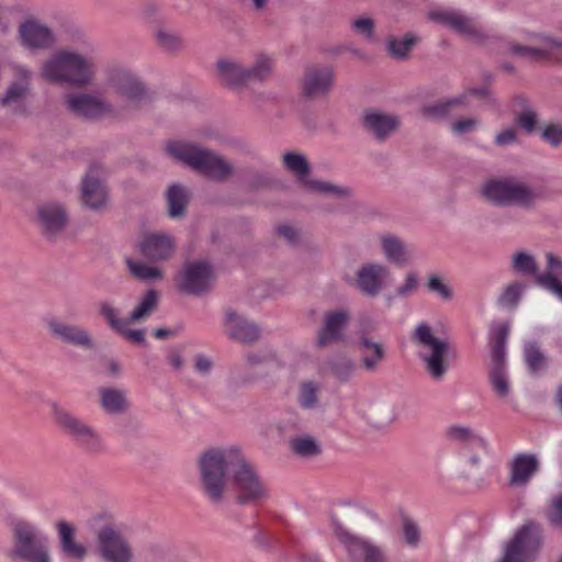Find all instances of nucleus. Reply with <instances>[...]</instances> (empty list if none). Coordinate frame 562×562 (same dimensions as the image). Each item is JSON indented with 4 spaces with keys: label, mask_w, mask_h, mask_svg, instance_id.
Here are the masks:
<instances>
[{
    "label": "nucleus",
    "mask_w": 562,
    "mask_h": 562,
    "mask_svg": "<svg viewBox=\"0 0 562 562\" xmlns=\"http://www.w3.org/2000/svg\"><path fill=\"white\" fill-rule=\"evenodd\" d=\"M105 85L116 97L114 103L92 92H72L65 95L66 109L75 116L88 120L120 117L147 99L144 85L124 67L109 68Z\"/></svg>",
    "instance_id": "obj_1"
},
{
    "label": "nucleus",
    "mask_w": 562,
    "mask_h": 562,
    "mask_svg": "<svg viewBox=\"0 0 562 562\" xmlns=\"http://www.w3.org/2000/svg\"><path fill=\"white\" fill-rule=\"evenodd\" d=\"M94 50L93 43L86 37L80 41V48H58L42 61L40 76L49 83L89 86L97 74Z\"/></svg>",
    "instance_id": "obj_2"
},
{
    "label": "nucleus",
    "mask_w": 562,
    "mask_h": 562,
    "mask_svg": "<svg viewBox=\"0 0 562 562\" xmlns=\"http://www.w3.org/2000/svg\"><path fill=\"white\" fill-rule=\"evenodd\" d=\"M241 448L236 445L213 446L203 450L196 460L200 487L213 504L225 499L226 491Z\"/></svg>",
    "instance_id": "obj_3"
},
{
    "label": "nucleus",
    "mask_w": 562,
    "mask_h": 562,
    "mask_svg": "<svg viewBox=\"0 0 562 562\" xmlns=\"http://www.w3.org/2000/svg\"><path fill=\"white\" fill-rule=\"evenodd\" d=\"M412 340L418 348V358L428 376L435 382L445 380L451 368L454 349L446 336H437L425 322L417 324Z\"/></svg>",
    "instance_id": "obj_4"
},
{
    "label": "nucleus",
    "mask_w": 562,
    "mask_h": 562,
    "mask_svg": "<svg viewBox=\"0 0 562 562\" xmlns=\"http://www.w3.org/2000/svg\"><path fill=\"white\" fill-rule=\"evenodd\" d=\"M166 151L175 160L214 180L226 179L233 170L222 157L194 143L170 140L166 144Z\"/></svg>",
    "instance_id": "obj_5"
},
{
    "label": "nucleus",
    "mask_w": 562,
    "mask_h": 562,
    "mask_svg": "<svg viewBox=\"0 0 562 562\" xmlns=\"http://www.w3.org/2000/svg\"><path fill=\"white\" fill-rule=\"evenodd\" d=\"M481 196L497 206L517 205L529 210L536 205L539 194L527 182L516 178L487 180L481 186Z\"/></svg>",
    "instance_id": "obj_6"
},
{
    "label": "nucleus",
    "mask_w": 562,
    "mask_h": 562,
    "mask_svg": "<svg viewBox=\"0 0 562 562\" xmlns=\"http://www.w3.org/2000/svg\"><path fill=\"white\" fill-rule=\"evenodd\" d=\"M231 486L239 504H258L270 497L268 483L257 467L247 459L241 450L231 475Z\"/></svg>",
    "instance_id": "obj_7"
},
{
    "label": "nucleus",
    "mask_w": 562,
    "mask_h": 562,
    "mask_svg": "<svg viewBox=\"0 0 562 562\" xmlns=\"http://www.w3.org/2000/svg\"><path fill=\"white\" fill-rule=\"evenodd\" d=\"M542 548V530L538 524L529 520L504 544L496 562H538Z\"/></svg>",
    "instance_id": "obj_8"
},
{
    "label": "nucleus",
    "mask_w": 562,
    "mask_h": 562,
    "mask_svg": "<svg viewBox=\"0 0 562 562\" xmlns=\"http://www.w3.org/2000/svg\"><path fill=\"white\" fill-rule=\"evenodd\" d=\"M547 267L543 272H538L535 258L525 251L516 252L513 256L512 265L514 270L524 276H532L537 283L562 302V260L552 254H547Z\"/></svg>",
    "instance_id": "obj_9"
},
{
    "label": "nucleus",
    "mask_w": 562,
    "mask_h": 562,
    "mask_svg": "<svg viewBox=\"0 0 562 562\" xmlns=\"http://www.w3.org/2000/svg\"><path fill=\"white\" fill-rule=\"evenodd\" d=\"M509 334L508 323L495 324L490 330L491 368L490 382L497 396L505 398L510 392V382L506 368V341Z\"/></svg>",
    "instance_id": "obj_10"
},
{
    "label": "nucleus",
    "mask_w": 562,
    "mask_h": 562,
    "mask_svg": "<svg viewBox=\"0 0 562 562\" xmlns=\"http://www.w3.org/2000/svg\"><path fill=\"white\" fill-rule=\"evenodd\" d=\"M15 549L13 555L26 562H53L47 538L41 529L29 521H16L13 526Z\"/></svg>",
    "instance_id": "obj_11"
},
{
    "label": "nucleus",
    "mask_w": 562,
    "mask_h": 562,
    "mask_svg": "<svg viewBox=\"0 0 562 562\" xmlns=\"http://www.w3.org/2000/svg\"><path fill=\"white\" fill-rule=\"evenodd\" d=\"M52 414L55 424L83 449L90 452H99L104 449L101 436L83 420L56 403L52 404Z\"/></svg>",
    "instance_id": "obj_12"
},
{
    "label": "nucleus",
    "mask_w": 562,
    "mask_h": 562,
    "mask_svg": "<svg viewBox=\"0 0 562 562\" xmlns=\"http://www.w3.org/2000/svg\"><path fill=\"white\" fill-rule=\"evenodd\" d=\"M284 167L292 172L299 181L303 183L310 191L335 196H348L350 190L346 187L336 186L329 182L308 180L307 175L310 166L302 154L285 153L283 155Z\"/></svg>",
    "instance_id": "obj_13"
},
{
    "label": "nucleus",
    "mask_w": 562,
    "mask_h": 562,
    "mask_svg": "<svg viewBox=\"0 0 562 562\" xmlns=\"http://www.w3.org/2000/svg\"><path fill=\"white\" fill-rule=\"evenodd\" d=\"M13 80L0 97V105L9 108L14 112H24L25 101L31 91L32 70L22 64L11 65Z\"/></svg>",
    "instance_id": "obj_14"
},
{
    "label": "nucleus",
    "mask_w": 562,
    "mask_h": 562,
    "mask_svg": "<svg viewBox=\"0 0 562 562\" xmlns=\"http://www.w3.org/2000/svg\"><path fill=\"white\" fill-rule=\"evenodd\" d=\"M214 281L213 267L203 260L191 261L184 265L179 288L191 295H202L207 292Z\"/></svg>",
    "instance_id": "obj_15"
},
{
    "label": "nucleus",
    "mask_w": 562,
    "mask_h": 562,
    "mask_svg": "<svg viewBox=\"0 0 562 562\" xmlns=\"http://www.w3.org/2000/svg\"><path fill=\"white\" fill-rule=\"evenodd\" d=\"M336 537L346 549L351 562H385L384 554L370 540L338 527Z\"/></svg>",
    "instance_id": "obj_16"
},
{
    "label": "nucleus",
    "mask_w": 562,
    "mask_h": 562,
    "mask_svg": "<svg viewBox=\"0 0 562 562\" xmlns=\"http://www.w3.org/2000/svg\"><path fill=\"white\" fill-rule=\"evenodd\" d=\"M100 557L106 562H132L134 554L128 541L111 526L98 532Z\"/></svg>",
    "instance_id": "obj_17"
},
{
    "label": "nucleus",
    "mask_w": 562,
    "mask_h": 562,
    "mask_svg": "<svg viewBox=\"0 0 562 562\" xmlns=\"http://www.w3.org/2000/svg\"><path fill=\"white\" fill-rule=\"evenodd\" d=\"M510 53L530 60L555 59L562 61V41L543 34H535L531 36V45H512Z\"/></svg>",
    "instance_id": "obj_18"
},
{
    "label": "nucleus",
    "mask_w": 562,
    "mask_h": 562,
    "mask_svg": "<svg viewBox=\"0 0 562 562\" xmlns=\"http://www.w3.org/2000/svg\"><path fill=\"white\" fill-rule=\"evenodd\" d=\"M390 274V269L385 265L368 261L358 268L355 285L361 293L376 296L386 285Z\"/></svg>",
    "instance_id": "obj_19"
},
{
    "label": "nucleus",
    "mask_w": 562,
    "mask_h": 562,
    "mask_svg": "<svg viewBox=\"0 0 562 562\" xmlns=\"http://www.w3.org/2000/svg\"><path fill=\"white\" fill-rule=\"evenodd\" d=\"M18 40L31 52L48 49L55 44L53 31L35 19H27L20 24Z\"/></svg>",
    "instance_id": "obj_20"
},
{
    "label": "nucleus",
    "mask_w": 562,
    "mask_h": 562,
    "mask_svg": "<svg viewBox=\"0 0 562 562\" xmlns=\"http://www.w3.org/2000/svg\"><path fill=\"white\" fill-rule=\"evenodd\" d=\"M101 169L91 167L82 179L80 195L85 206L99 211L106 205L108 191L101 179Z\"/></svg>",
    "instance_id": "obj_21"
},
{
    "label": "nucleus",
    "mask_w": 562,
    "mask_h": 562,
    "mask_svg": "<svg viewBox=\"0 0 562 562\" xmlns=\"http://www.w3.org/2000/svg\"><path fill=\"white\" fill-rule=\"evenodd\" d=\"M50 335L65 342L82 349H93L94 342L90 333L81 326L58 321L49 319L47 323Z\"/></svg>",
    "instance_id": "obj_22"
},
{
    "label": "nucleus",
    "mask_w": 562,
    "mask_h": 562,
    "mask_svg": "<svg viewBox=\"0 0 562 562\" xmlns=\"http://www.w3.org/2000/svg\"><path fill=\"white\" fill-rule=\"evenodd\" d=\"M143 257L153 262L168 260L175 251V243L165 233H147L138 243Z\"/></svg>",
    "instance_id": "obj_23"
},
{
    "label": "nucleus",
    "mask_w": 562,
    "mask_h": 562,
    "mask_svg": "<svg viewBox=\"0 0 562 562\" xmlns=\"http://www.w3.org/2000/svg\"><path fill=\"white\" fill-rule=\"evenodd\" d=\"M37 214L42 232L47 238L59 235L67 224V213L59 203H44L40 205Z\"/></svg>",
    "instance_id": "obj_24"
},
{
    "label": "nucleus",
    "mask_w": 562,
    "mask_h": 562,
    "mask_svg": "<svg viewBox=\"0 0 562 562\" xmlns=\"http://www.w3.org/2000/svg\"><path fill=\"white\" fill-rule=\"evenodd\" d=\"M539 469L538 458L532 453H518L509 463L510 486H526Z\"/></svg>",
    "instance_id": "obj_25"
},
{
    "label": "nucleus",
    "mask_w": 562,
    "mask_h": 562,
    "mask_svg": "<svg viewBox=\"0 0 562 562\" xmlns=\"http://www.w3.org/2000/svg\"><path fill=\"white\" fill-rule=\"evenodd\" d=\"M226 334L234 340L249 344L259 338L258 327L233 310H227L223 319Z\"/></svg>",
    "instance_id": "obj_26"
},
{
    "label": "nucleus",
    "mask_w": 562,
    "mask_h": 562,
    "mask_svg": "<svg viewBox=\"0 0 562 562\" xmlns=\"http://www.w3.org/2000/svg\"><path fill=\"white\" fill-rule=\"evenodd\" d=\"M100 314L106 319L109 326L125 339L134 344H143L145 341L144 331L142 329H130L132 323L130 318H121L117 310L109 302L100 304Z\"/></svg>",
    "instance_id": "obj_27"
},
{
    "label": "nucleus",
    "mask_w": 562,
    "mask_h": 562,
    "mask_svg": "<svg viewBox=\"0 0 562 562\" xmlns=\"http://www.w3.org/2000/svg\"><path fill=\"white\" fill-rule=\"evenodd\" d=\"M333 71L328 67H313L306 70L303 92L307 97L325 94L333 86Z\"/></svg>",
    "instance_id": "obj_28"
},
{
    "label": "nucleus",
    "mask_w": 562,
    "mask_h": 562,
    "mask_svg": "<svg viewBox=\"0 0 562 562\" xmlns=\"http://www.w3.org/2000/svg\"><path fill=\"white\" fill-rule=\"evenodd\" d=\"M348 321V314L344 311H336L325 315L324 324L317 336V344L321 347L339 341L342 338L344 329Z\"/></svg>",
    "instance_id": "obj_29"
},
{
    "label": "nucleus",
    "mask_w": 562,
    "mask_h": 562,
    "mask_svg": "<svg viewBox=\"0 0 562 562\" xmlns=\"http://www.w3.org/2000/svg\"><path fill=\"white\" fill-rule=\"evenodd\" d=\"M56 529L59 537L61 554L76 560H82L87 554V548L76 541V529L74 525L60 520L56 524Z\"/></svg>",
    "instance_id": "obj_30"
},
{
    "label": "nucleus",
    "mask_w": 562,
    "mask_h": 562,
    "mask_svg": "<svg viewBox=\"0 0 562 562\" xmlns=\"http://www.w3.org/2000/svg\"><path fill=\"white\" fill-rule=\"evenodd\" d=\"M485 90L472 89L458 97L441 101L423 109V115L427 119H440L448 115L457 106L470 105L469 99L474 95H483Z\"/></svg>",
    "instance_id": "obj_31"
},
{
    "label": "nucleus",
    "mask_w": 562,
    "mask_h": 562,
    "mask_svg": "<svg viewBox=\"0 0 562 562\" xmlns=\"http://www.w3.org/2000/svg\"><path fill=\"white\" fill-rule=\"evenodd\" d=\"M446 437L449 441L471 448H479L488 453V442L465 425H451L446 429Z\"/></svg>",
    "instance_id": "obj_32"
},
{
    "label": "nucleus",
    "mask_w": 562,
    "mask_h": 562,
    "mask_svg": "<svg viewBox=\"0 0 562 562\" xmlns=\"http://www.w3.org/2000/svg\"><path fill=\"white\" fill-rule=\"evenodd\" d=\"M359 347L361 350V368L367 372L376 371L385 358L383 346L367 337H362L359 340Z\"/></svg>",
    "instance_id": "obj_33"
},
{
    "label": "nucleus",
    "mask_w": 562,
    "mask_h": 562,
    "mask_svg": "<svg viewBox=\"0 0 562 562\" xmlns=\"http://www.w3.org/2000/svg\"><path fill=\"white\" fill-rule=\"evenodd\" d=\"M101 408L110 415H122L128 409L126 392L115 387H103L99 391Z\"/></svg>",
    "instance_id": "obj_34"
},
{
    "label": "nucleus",
    "mask_w": 562,
    "mask_h": 562,
    "mask_svg": "<svg viewBox=\"0 0 562 562\" xmlns=\"http://www.w3.org/2000/svg\"><path fill=\"white\" fill-rule=\"evenodd\" d=\"M368 130L379 139L385 138L398 126L397 117L380 112H370L364 116Z\"/></svg>",
    "instance_id": "obj_35"
},
{
    "label": "nucleus",
    "mask_w": 562,
    "mask_h": 562,
    "mask_svg": "<svg viewBox=\"0 0 562 562\" xmlns=\"http://www.w3.org/2000/svg\"><path fill=\"white\" fill-rule=\"evenodd\" d=\"M429 16L431 20L438 21L458 33L464 35H472L474 33V26L472 22L468 18L457 12L437 10L430 12Z\"/></svg>",
    "instance_id": "obj_36"
},
{
    "label": "nucleus",
    "mask_w": 562,
    "mask_h": 562,
    "mask_svg": "<svg viewBox=\"0 0 562 562\" xmlns=\"http://www.w3.org/2000/svg\"><path fill=\"white\" fill-rule=\"evenodd\" d=\"M381 245L387 261L400 266L408 262V251L400 238L393 235H384L381 238Z\"/></svg>",
    "instance_id": "obj_37"
},
{
    "label": "nucleus",
    "mask_w": 562,
    "mask_h": 562,
    "mask_svg": "<svg viewBox=\"0 0 562 562\" xmlns=\"http://www.w3.org/2000/svg\"><path fill=\"white\" fill-rule=\"evenodd\" d=\"M290 447L294 454L301 458H313L321 453L319 441L311 435H299L290 440Z\"/></svg>",
    "instance_id": "obj_38"
},
{
    "label": "nucleus",
    "mask_w": 562,
    "mask_h": 562,
    "mask_svg": "<svg viewBox=\"0 0 562 562\" xmlns=\"http://www.w3.org/2000/svg\"><path fill=\"white\" fill-rule=\"evenodd\" d=\"M217 70L221 78L232 87H236L247 81L246 68H243L236 63L220 60L217 63Z\"/></svg>",
    "instance_id": "obj_39"
},
{
    "label": "nucleus",
    "mask_w": 562,
    "mask_h": 562,
    "mask_svg": "<svg viewBox=\"0 0 562 562\" xmlns=\"http://www.w3.org/2000/svg\"><path fill=\"white\" fill-rule=\"evenodd\" d=\"M168 213L171 217H180L183 215L188 203V192L180 184H172L167 192Z\"/></svg>",
    "instance_id": "obj_40"
},
{
    "label": "nucleus",
    "mask_w": 562,
    "mask_h": 562,
    "mask_svg": "<svg viewBox=\"0 0 562 562\" xmlns=\"http://www.w3.org/2000/svg\"><path fill=\"white\" fill-rule=\"evenodd\" d=\"M126 265L130 272L143 281L160 280L164 277L162 270L157 266L132 259H126Z\"/></svg>",
    "instance_id": "obj_41"
},
{
    "label": "nucleus",
    "mask_w": 562,
    "mask_h": 562,
    "mask_svg": "<svg viewBox=\"0 0 562 562\" xmlns=\"http://www.w3.org/2000/svg\"><path fill=\"white\" fill-rule=\"evenodd\" d=\"M158 292L155 290H148L142 297L138 305L130 314L128 318L131 322H139L150 315L158 304Z\"/></svg>",
    "instance_id": "obj_42"
},
{
    "label": "nucleus",
    "mask_w": 562,
    "mask_h": 562,
    "mask_svg": "<svg viewBox=\"0 0 562 562\" xmlns=\"http://www.w3.org/2000/svg\"><path fill=\"white\" fill-rule=\"evenodd\" d=\"M524 357L528 370L536 374L546 367V357L533 342H528L524 347Z\"/></svg>",
    "instance_id": "obj_43"
},
{
    "label": "nucleus",
    "mask_w": 562,
    "mask_h": 562,
    "mask_svg": "<svg viewBox=\"0 0 562 562\" xmlns=\"http://www.w3.org/2000/svg\"><path fill=\"white\" fill-rule=\"evenodd\" d=\"M273 63L268 56H258L254 66L246 69L248 80H263L268 78L272 71Z\"/></svg>",
    "instance_id": "obj_44"
},
{
    "label": "nucleus",
    "mask_w": 562,
    "mask_h": 562,
    "mask_svg": "<svg viewBox=\"0 0 562 562\" xmlns=\"http://www.w3.org/2000/svg\"><path fill=\"white\" fill-rule=\"evenodd\" d=\"M318 386L314 382H304L300 386L297 401L302 408L312 409L317 406L318 403Z\"/></svg>",
    "instance_id": "obj_45"
},
{
    "label": "nucleus",
    "mask_w": 562,
    "mask_h": 562,
    "mask_svg": "<svg viewBox=\"0 0 562 562\" xmlns=\"http://www.w3.org/2000/svg\"><path fill=\"white\" fill-rule=\"evenodd\" d=\"M427 289L442 300L450 301L453 297V290L449 282L438 274L428 277Z\"/></svg>",
    "instance_id": "obj_46"
},
{
    "label": "nucleus",
    "mask_w": 562,
    "mask_h": 562,
    "mask_svg": "<svg viewBox=\"0 0 562 562\" xmlns=\"http://www.w3.org/2000/svg\"><path fill=\"white\" fill-rule=\"evenodd\" d=\"M525 290V285L520 282H514L506 286L499 296V303L505 307H513L517 305Z\"/></svg>",
    "instance_id": "obj_47"
},
{
    "label": "nucleus",
    "mask_w": 562,
    "mask_h": 562,
    "mask_svg": "<svg viewBox=\"0 0 562 562\" xmlns=\"http://www.w3.org/2000/svg\"><path fill=\"white\" fill-rule=\"evenodd\" d=\"M415 43V38L412 35H405L403 38H391L387 47L392 56L396 58H403L411 50Z\"/></svg>",
    "instance_id": "obj_48"
},
{
    "label": "nucleus",
    "mask_w": 562,
    "mask_h": 562,
    "mask_svg": "<svg viewBox=\"0 0 562 562\" xmlns=\"http://www.w3.org/2000/svg\"><path fill=\"white\" fill-rule=\"evenodd\" d=\"M356 366L350 358H340L330 363L333 374L339 380H347L353 372Z\"/></svg>",
    "instance_id": "obj_49"
},
{
    "label": "nucleus",
    "mask_w": 562,
    "mask_h": 562,
    "mask_svg": "<svg viewBox=\"0 0 562 562\" xmlns=\"http://www.w3.org/2000/svg\"><path fill=\"white\" fill-rule=\"evenodd\" d=\"M547 518L552 527L562 530V495L552 498Z\"/></svg>",
    "instance_id": "obj_50"
},
{
    "label": "nucleus",
    "mask_w": 562,
    "mask_h": 562,
    "mask_svg": "<svg viewBox=\"0 0 562 562\" xmlns=\"http://www.w3.org/2000/svg\"><path fill=\"white\" fill-rule=\"evenodd\" d=\"M541 137L544 142L552 146H559L562 144V125L558 124H549L547 125L542 133Z\"/></svg>",
    "instance_id": "obj_51"
},
{
    "label": "nucleus",
    "mask_w": 562,
    "mask_h": 562,
    "mask_svg": "<svg viewBox=\"0 0 562 562\" xmlns=\"http://www.w3.org/2000/svg\"><path fill=\"white\" fill-rule=\"evenodd\" d=\"M418 283L417 274L415 272H408L403 283L397 286L396 294L401 297H406L417 290Z\"/></svg>",
    "instance_id": "obj_52"
},
{
    "label": "nucleus",
    "mask_w": 562,
    "mask_h": 562,
    "mask_svg": "<svg viewBox=\"0 0 562 562\" xmlns=\"http://www.w3.org/2000/svg\"><path fill=\"white\" fill-rule=\"evenodd\" d=\"M479 125V121L474 117L461 119L451 124V131L456 135H463L473 132Z\"/></svg>",
    "instance_id": "obj_53"
},
{
    "label": "nucleus",
    "mask_w": 562,
    "mask_h": 562,
    "mask_svg": "<svg viewBox=\"0 0 562 562\" xmlns=\"http://www.w3.org/2000/svg\"><path fill=\"white\" fill-rule=\"evenodd\" d=\"M352 29L356 33L371 40L373 36V21L369 18H359L352 22Z\"/></svg>",
    "instance_id": "obj_54"
},
{
    "label": "nucleus",
    "mask_w": 562,
    "mask_h": 562,
    "mask_svg": "<svg viewBox=\"0 0 562 562\" xmlns=\"http://www.w3.org/2000/svg\"><path fill=\"white\" fill-rule=\"evenodd\" d=\"M404 539L411 547H416L419 542V529L412 520L406 519L403 525Z\"/></svg>",
    "instance_id": "obj_55"
},
{
    "label": "nucleus",
    "mask_w": 562,
    "mask_h": 562,
    "mask_svg": "<svg viewBox=\"0 0 562 562\" xmlns=\"http://www.w3.org/2000/svg\"><path fill=\"white\" fill-rule=\"evenodd\" d=\"M517 123L527 133H531L535 131L536 127L537 115L532 110L527 109L519 114V116L517 117Z\"/></svg>",
    "instance_id": "obj_56"
},
{
    "label": "nucleus",
    "mask_w": 562,
    "mask_h": 562,
    "mask_svg": "<svg viewBox=\"0 0 562 562\" xmlns=\"http://www.w3.org/2000/svg\"><path fill=\"white\" fill-rule=\"evenodd\" d=\"M156 37L160 45L168 49H173L179 45V38L165 30H159L156 34Z\"/></svg>",
    "instance_id": "obj_57"
},
{
    "label": "nucleus",
    "mask_w": 562,
    "mask_h": 562,
    "mask_svg": "<svg viewBox=\"0 0 562 562\" xmlns=\"http://www.w3.org/2000/svg\"><path fill=\"white\" fill-rule=\"evenodd\" d=\"M213 368V361L204 355H196L194 358V369L200 374H209Z\"/></svg>",
    "instance_id": "obj_58"
},
{
    "label": "nucleus",
    "mask_w": 562,
    "mask_h": 562,
    "mask_svg": "<svg viewBox=\"0 0 562 562\" xmlns=\"http://www.w3.org/2000/svg\"><path fill=\"white\" fill-rule=\"evenodd\" d=\"M517 142V133L514 128H506L495 136V144L507 146Z\"/></svg>",
    "instance_id": "obj_59"
},
{
    "label": "nucleus",
    "mask_w": 562,
    "mask_h": 562,
    "mask_svg": "<svg viewBox=\"0 0 562 562\" xmlns=\"http://www.w3.org/2000/svg\"><path fill=\"white\" fill-rule=\"evenodd\" d=\"M278 234L289 243H294L297 236L296 231L290 225L279 226Z\"/></svg>",
    "instance_id": "obj_60"
},
{
    "label": "nucleus",
    "mask_w": 562,
    "mask_h": 562,
    "mask_svg": "<svg viewBox=\"0 0 562 562\" xmlns=\"http://www.w3.org/2000/svg\"><path fill=\"white\" fill-rule=\"evenodd\" d=\"M168 360L170 366L176 370L181 369L183 366V359L179 352H171L168 357Z\"/></svg>",
    "instance_id": "obj_61"
},
{
    "label": "nucleus",
    "mask_w": 562,
    "mask_h": 562,
    "mask_svg": "<svg viewBox=\"0 0 562 562\" xmlns=\"http://www.w3.org/2000/svg\"><path fill=\"white\" fill-rule=\"evenodd\" d=\"M105 372L108 375L110 376H116L120 374L121 372V366L117 361L115 360H110L106 364V369H105Z\"/></svg>",
    "instance_id": "obj_62"
},
{
    "label": "nucleus",
    "mask_w": 562,
    "mask_h": 562,
    "mask_svg": "<svg viewBox=\"0 0 562 562\" xmlns=\"http://www.w3.org/2000/svg\"><path fill=\"white\" fill-rule=\"evenodd\" d=\"M289 562H322L315 554H302L292 558Z\"/></svg>",
    "instance_id": "obj_63"
},
{
    "label": "nucleus",
    "mask_w": 562,
    "mask_h": 562,
    "mask_svg": "<svg viewBox=\"0 0 562 562\" xmlns=\"http://www.w3.org/2000/svg\"><path fill=\"white\" fill-rule=\"evenodd\" d=\"M267 1L268 0H252L254 8L256 10H262L266 7Z\"/></svg>",
    "instance_id": "obj_64"
}]
</instances>
